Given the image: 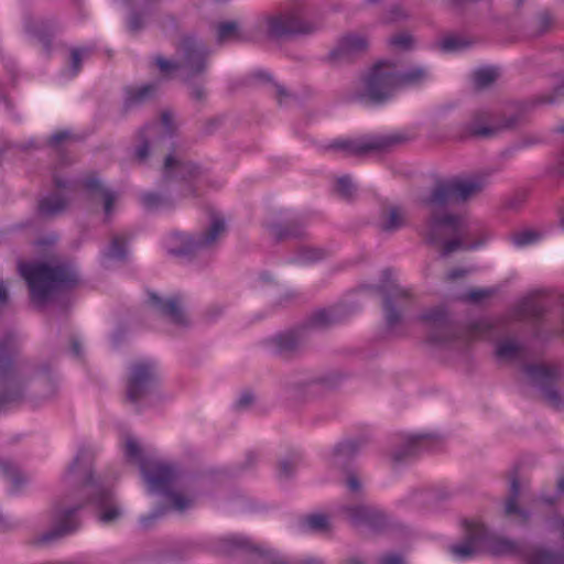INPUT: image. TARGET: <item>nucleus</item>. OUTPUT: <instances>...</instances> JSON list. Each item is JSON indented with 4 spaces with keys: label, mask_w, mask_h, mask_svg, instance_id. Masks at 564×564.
Returning <instances> with one entry per match:
<instances>
[{
    "label": "nucleus",
    "mask_w": 564,
    "mask_h": 564,
    "mask_svg": "<svg viewBox=\"0 0 564 564\" xmlns=\"http://www.w3.org/2000/svg\"><path fill=\"white\" fill-rule=\"evenodd\" d=\"M83 187L86 191L88 200L93 204L102 203L105 217L108 220L113 212V204L118 198V194L105 187L95 175L84 178Z\"/></svg>",
    "instance_id": "26"
},
{
    "label": "nucleus",
    "mask_w": 564,
    "mask_h": 564,
    "mask_svg": "<svg viewBox=\"0 0 564 564\" xmlns=\"http://www.w3.org/2000/svg\"><path fill=\"white\" fill-rule=\"evenodd\" d=\"M445 230H449L453 235L456 236V238L447 240V241L444 242L443 248H442V256L443 257H447V256H449L451 253H453V252H455L457 250L467 249L468 248V247L465 246V243H464V241L462 239L460 221L459 220H458V229H457V231H455L451 227L442 226L440 228L441 238L438 240H436V242H438V241H441L443 239ZM424 235H425L426 239L430 242H432V240L426 235V226L424 227ZM433 243H435V241H433Z\"/></svg>",
    "instance_id": "38"
},
{
    "label": "nucleus",
    "mask_w": 564,
    "mask_h": 564,
    "mask_svg": "<svg viewBox=\"0 0 564 564\" xmlns=\"http://www.w3.org/2000/svg\"><path fill=\"white\" fill-rule=\"evenodd\" d=\"M155 85H144L141 87L126 88V97L123 101V110L129 111L135 106H139L149 100L155 91Z\"/></svg>",
    "instance_id": "35"
},
{
    "label": "nucleus",
    "mask_w": 564,
    "mask_h": 564,
    "mask_svg": "<svg viewBox=\"0 0 564 564\" xmlns=\"http://www.w3.org/2000/svg\"><path fill=\"white\" fill-rule=\"evenodd\" d=\"M310 335L303 324L276 333L275 335L265 339L268 348H275L279 350H301L307 348Z\"/></svg>",
    "instance_id": "23"
},
{
    "label": "nucleus",
    "mask_w": 564,
    "mask_h": 564,
    "mask_svg": "<svg viewBox=\"0 0 564 564\" xmlns=\"http://www.w3.org/2000/svg\"><path fill=\"white\" fill-rule=\"evenodd\" d=\"M120 446L126 460L140 467L149 492L164 495L176 511L193 506L196 496L184 487L174 465L152 462L149 448L130 432L122 434Z\"/></svg>",
    "instance_id": "1"
},
{
    "label": "nucleus",
    "mask_w": 564,
    "mask_h": 564,
    "mask_svg": "<svg viewBox=\"0 0 564 564\" xmlns=\"http://www.w3.org/2000/svg\"><path fill=\"white\" fill-rule=\"evenodd\" d=\"M297 299V292L288 290L279 296V299L273 303V306L278 308H284L296 302Z\"/></svg>",
    "instance_id": "59"
},
{
    "label": "nucleus",
    "mask_w": 564,
    "mask_h": 564,
    "mask_svg": "<svg viewBox=\"0 0 564 564\" xmlns=\"http://www.w3.org/2000/svg\"><path fill=\"white\" fill-rule=\"evenodd\" d=\"M226 230L225 218L213 212L208 226L200 232H172L167 239V251L184 261H197L205 265L209 261L210 251L218 245Z\"/></svg>",
    "instance_id": "6"
},
{
    "label": "nucleus",
    "mask_w": 564,
    "mask_h": 564,
    "mask_svg": "<svg viewBox=\"0 0 564 564\" xmlns=\"http://www.w3.org/2000/svg\"><path fill=\"white\" fill-rule=\"evenodd\" d=\"M22 338L15 333H8L0 339V352H15L23 349Z\"/></svg>",
    "instance_id": "49"
},
{
    "label": "nucleus",
    "mask_w": 564,
    "mask_h": 564,
    "mask_svg": "<svg viewBox=\"0 0 564 564\" xmlns=\"http://www.w3.org/2000/svg\"><path fill=\"white\" fill-rule=\"evenodd\" d=\"M104 258L112 261H124L128 257L127 240L121 235L112 236L109 246L102 252Z\"/></svg>",
    "instance_id": "40"
},
{
    "label": "nucleus",
    "mask_w": 564,
    "mask_h": 564,
    "mask_svg": "<svg viewBox=\"0 0 564 564\" xmlns=\"http://www.w3.org/2000/svg\"><path fill=\"white\" fill-rule=\"evenodd\" d=\"M429 78V72L423 66H412L400 72L394 64V80L397 90L402 87L417 86Z\"/></svg>",
    "instance_id": "33"
},
{
    "label": "nucleus",
    "mask_w": 564,
    "mask_h": 564,
    "mask_svg": "<svg viewBox=\"0 0 564 564\" xmlns=\"http://www.w3.org/2000/svg\"><path fill=\"white\" fill-rule=\"evenodd\" d=\"M91 463L90 451L80 449L65 470L63 482L78 487L80 495L87 497L88 502L95 506L98 521L110 525L122 519L124 510L105 480L93 475Z\"/></svg>",
    "instance_id": "2"
},
{
    "label": "nucleus",
    "mask_w": 564,
    "mask_h": 564,
    "mask_svg": "<svg viewBox=\"0 0 564 564\" xmlns=\"http://www.w3.org/2000/svg\"><path fill=\"white\" fill-rule=\"evenodd\" d=\"M525 349V337L510 330L498 338L496 352H524Z\"/></svg>",
    "instance_id": "36"
},
{
    "label": "nucleus",
    "mask_w": 564,
    "mask_h": 564,
    "mask_svg": "<svg viewBox=\"0 0 564 564\" xmlns=\"http://www.w3.org/2000/svg\"><path fill=\"white\" fill-rule=\"evenodd\" d=\"M189 95L192 99L196 101H203L206 98V90L203 86L198 84H192L189 86Z\"/></svg>",
    "instance_id": "63"
},
{
    "label": "nucleus",
    "mask_w": 564,
    "mask_h": 564,
    "mask_svg": "<svg viewBox=\"0 0 564 564\" xmlns=\"http://www.w3.org/2000/svg\"><path fill=\"white\" fill-rule=\"evenodd\" d=\"M306 523L313 530H323L327 527V518L323 514H313L307 518Z\"/></svg>",
    "instance_id": "62"
},
{
    "label": "nucleus",
    "mask_w": 564,
    "mask_h": 564,
    "mask_svg": "<svg viewBox=\"0 0 564 564\" xmlns=\"http://www.w3.org/2000/svg\"><path fill=\"white\" fill-rule=\"evenodd\" d=\"M90 55L88 48H73L70 51L69 67L64 72L68 78L75 77L82 69L83 62Z\"/></svg>",
    "instance_id": "45"
},
{
    "label": "nucleus",
    "mask_w": 564,
    "mask_h": 564,
    "mask_svg": "<svg viewBox=\"0 0 564 564\" xmlns=\"http://www.w3.org/2000/svg\"><path fill=\"white\" fill-rule=\"evenodd\" d=\"M499 73L495 67L479 68L474 73V83L476 88L485 89L492 85L498 78Z\"/></svg>",
    "instance_id": "46"
},
{
    "label": "nucleus",
    "mask_w": 564,
    "mask_h": 564,
    "mask_svg": "<svg viewBox=\"0 0 564 564\" xmlns=\"http://www.w3.org/2000/svg\"><path fill=\"white\" fill-rule=\"evenodd\" d=\"M213 549L215 552L223 554L258 550L249 538L241 534H226L218 536L213 541Z\"/></svg>",
    "instance_id": "31"
},
{
    "label": "nucleus",
    "mask_w": 564,
    "mask_h": 564,
    "mask_svg": "<svg viewBox=\"0 0 564 564\" xmlns=\"http://www.w3.org/2000/svg\"><path fill=\"white\" fill-rule=\"evenodd\" d=\"M19 271L28 283L32 301L41 304L56 292L72 289L79 282V275L70 263L26 262L19 264Z\"/></svg>",
    "instance_id": "5"
},
{
    "label": "nucleus",
    "mask_w": 564,
    "mask_h": 564,
    "mask_svg": "<svg viewBox=\"0 0 564 564\" xmlns=\"http://www.w3.org/2000/svg\"><path fill=\"white\" fill-rule=\"evenodd\" d=\"M272 89L278 104L282 107L289 106L292 101L295 100V96L280 84H273Z\"/></svg>",
    "instance_id": "55"
},
{
    "label": "nucleus",
    "mask_w": 564,
    "mask_h": 564,
    "mask_svg": "<svg viewBox=\"0 0 564 564\" xmlns=\"http://www.w3.org/2000/svg\"><path fill=\"white\" fill-rule=\"evenodd\" d=\"M25 33L41 43L45 51H50L51 42L56 32L58 24L52 19H44L41 17L25 15L23 20Z\"/></svg>",
    "instance_id": "24"
},
{
    "label": "nucleus",
    "mask_w": 564,
    "mask_h": 564,
    "mask_svg": "<svg viewBox=\"0 0 564 564\" xmlns=\"http://www.w3.org/2000/svg\"><path fill=\"white\" fill-rule=\"evenodd\" d=\"M154 63L160 70V74L165 78L182 79V67L180 61L167 59L163 56H156Z\"/></svg>",
    "instance_id": "44"
},
{
    "label": "nucleus",
    "mask_w": 564,
    "mask_h": 564,
    "mask_svg": "<svg viewBox=\"0 0 564 564\" xmlns=\"http://www.w3.org/2000/svg\"><path fill=\"white\" fill-rule=\"evenodd\" d=\"M476 41L458 34H451L441 41V48L444 52H463L475 45Z\"/></svg>",
    "instance_id": "42"
},
{
    "label": "nucleus",
    "mask_w": 564,
    "mask_h": 564,
    "mask_svg": "<svg viewBox=\"0 0 564 564\" xmlns=\"http://www.w3.org/2000/svg\"><path fill=\"white\" fill-rule=\"evenodd\" d=\"M345 485L350 494L360 495L365 489L366 479L358 471L348 470L345 478Z\"/></svg>",
    "instance_id": "47"
},
{
    "label": "nucleus",
    "mask_w": 564,
    "mask_h": 564,
    "mask_svg": "<svg viewBox=\"0 0 564 564\" xmlns=\"http://www.w3.org/2000/svg\"><path fill=\"white\" fill-rule=\"evenodd\" d=\"M527 564H564V555L546 546H535L529 552Z\"/></svg>",
    "instance_id": "37"
},
{
    "label": "nucleus",
    "mask_w": 564,
    "mask_h": 564,
    "mask_svg": "<svg viewBox=\"0 0 564 564\" xmlns=\"http://www.w3.org/2000/svg\"><path fill=\"white\" fill-rule=\"evenodd\" d=\"M79 508L80 506L72 508L56 507L52 513L50 530L39 535L35 539V543H50L56 539L74 533L80 525V521L77 517V510Z\"/></svg>",
    "instance_id": "17"
},
{
    "label": "nucleus",
    "mask_w": 564,
    "mask_h": 564,
    "mask_svg": "<svg viewBox=\"0 0 564 564\" xmlns=\"http://www.w3.org/2000/svg\"><path fill=\"white\" fill-rule=\"evenodd\" d=\"M317 25L304 21L297 9L284 8L260 13L252 23L254 40H280L294 34H310Z\"/></svg>",
    "instance_id": "8"
},
{
    "label": "nucleus",
    "mask_w": 564,
    "mask_h": 564,
    "mask_svg": "<svg viewBox=\"0 0 564 564\" xmlns=\"http://www.w3.org/2000/svg\"><path fill=\"white\" fill-rule=\"evenodd\" d=\"M383 297V312L387 326L394 328L402 322V311L411 301L410 293L395 283H386L380 286Z\"/></svg>",
    "instance_id": "18"
},
{
    "label": "nucleus",
    "mask_w": 564,
    "mask_h": 564,
    "mask_svg": "<svg viewBox=\"0 0 564 564\" xmlns=\"http://www.w3.org/2000/svg\"><path fill=\"white\" fill-rule=\"evenodd\" d=\"M417 319L429 328V340L444 346L467 344L487 337L492 328L491 324L482 318L466 324L453 322L444 306L426 308Z\"/></svg>",
    "instance_id": "4"
},
{
    "label": "nucleus",
    "mask_w": 564,
    "mask_h": 564,
    "mask_svg": "<svg viewBox=\"0 0 564 564\" xmlns=\"http://www.w3.org/2000/svg\"><path fill=\"white\" fill-rule=\"evenodd\" d=\"M541 235L538 231L525 229L513 232L511 235V241L517 247H525L538 242Z\"/></svg>",
    "instance_id": "48"
},
{
    "label": "nucleus",
    "mask_w": 564,
    "mask_h": 564,
    "mask_svg": "<svg viewBox=\"0 0 564 564\" xmlns=\"http://www.w3.org/2000/svg\"><path fill=\"white\" fill-rule=\"evenodd\" d=\"M519 494V485L516 480L511 482V496L507 499L505 503V513L507 517L513 519L519 523H523L528 520L529 514L527 511L518 507L517 498Z\"/></svg>",
    "instance_id": "39"
},
{
    "label": "nucleus",
    "mask_w": 564,
    "mask_h": 564,
    "mask_svg": "<svg viewBox=\"0 0 564 564\" xmlns=\"http://www.w3.org/2000/svg\"><path fill=\"white\" fill-rule=\"evenodd\" d=\"M14 371L12 355H0V379L13 376Z\"/></svg>",
    "instance_id": "58"
},
{
    "label": "nucleus",
    "mask_w": 564,
    "mask_h": 564,
    "mask_svg": "<svg viewBox=\"0 0 564 564\" xmlns=\"http://www.w3.org/2000/svg\"><path fill=\"white\" fill-rule=\"evenodd\" d=\"M226 306L223 304H213L204 312V321L206 323H215L225 314Z\"/></svg>",
    "instance_id": "57"
},
{
    "label": "nucleus",
    "mask_w": 564,
    "mask_h": 564,
    "mask_svg": "<svg viewBox=\"0 0 564 564\" xmlns=\"http://www.w3.org/2000/svg\"><path fill=\"white\" fill-rule=\"evenodd\" d=\"M489 115L486 111H479L474 115L467 123V130L470 134L479 138H490L501 131L516 130L524 126L528 121V105L516 104L507 109L499 118L497 123L487 126Z\"/></svg>",
    "instance_id": "13"
},
{
    "label": "nucleus",
    "mask_w": 564,
    "mask_h": 564,
    "mask_svg": "<svg viewBox=\"0 0 564 564\" xmlns=\"http://www.w3.org/2000/svg\"><path fill=\"white\" fill-rule=\"evenodd\" d=\"M404 133L392 132L388 134L366 135L356 140H339L330 143L328 150H341L352 155H367L393 150L406 142Z\"/></svg>",
    "instance_id": "14"
},
{
    "label": "nucleus",
    "mask_w": 564,
    "mask_h": 564,
    "mask_svg": "<svg viewBox=\"0 0 564 564\" xmlns=\"http://www.w3.org/2000/svg\"><path fill=\"white\" fill-rule=\"evenodd\" d=\"M368 39L361 34H347L329 52L327 61L334 66L347 63L357 54L365 52L368 48Z\"/></svg>",
    "instance_id": "22"
},
{
    "label": "nucleus",
    "mask_w": 564,
    "mask_h": 564,
    "mask_svg": "<svg viewBox=\"0 0 564 564\" xmlns=\"http://www.w3.org/2000/svg\"><path fill=\"white\" fill-rule=\"evenodd\" d=\"M564 97V80L557 85L552 91L538 96L534 100V105H551L558 101Z\"/></svg>",
    "instance_id": "51"
},
{
    "label": "nucleus",
    "mask_w": 564,
    "mask_h": 564,
    "mask_svg": "<svg viewBox=\"0 0 564 564\" xmlns=\"http://www.w3.org/2000/svg\"><path fill=\"white\" fill-rule=\"evenodd\" d=\"M270 235L276 241L302 237L304 234L303 225L299 220H290L284 224L275 223L269 227Z\"/></svg>",
    "instance_id": "34"
},
{
    "label": "nucleus",
    "mask_w": 564,
    "mask_h": 564,
    "mask_svg": "<svg viewBox=\"0 0 564 564\" xmlns=\"http://www.w3.org/2000/svg\"><path fill=\"white\" fill-rule=\"evenodd\" d=\"M166 192H147L140 196L143 207L150 212L172 209L181 197L172 187H165Z\"/></svg>",
    "instance_id": "30"
},
{
    "label": "nucleus",
    "mask_w": 564,
    "mask_h": 564,
    "mask_svg": "<svg viewBox=\"0 0 564 564\" xmlns=\"http://www.w3.org/2000/svg\"><path fill=\"white\" fill-rule=\"evenodd\" d=\"M159 383V375L151 365H134L127 382V395L135 402L151 393Z\"/></svg>",
    "instance_id": "19"
},
{
    "label": "nucleus",
    "mask_w": 564,
    "mask_h": 564,
    "mask_svg": "<svg viewBox=\"0 0 564 564\" xmlns=\"http://www.w3.org/2000/svg\"><path fill=\"white\" fill-rule=\"evenodd\" d=\"M335 189L341 197L346 199L352 197L354 193L356 192L352 180L348 175H344L337 178Z\"/></svg>",
    "instance_id": "53"
},
{
    "label": "nucleus",
    "mask_w": 564,
    "mask_h": 564,
    "mask_svg": "<svg viewBox=\"0 0 564 564\" xmlns=\"http://www.w3.org/2000/svg\"><path fill=\"white\" fill-rule=\"evenodd\" d=\"M389 45L399 51H409L414 45V39L405 32L397 33L389 39Z\"/></svg>",
    "instance_id": "50"
},
{
    "label": "nucleus",
    "mask_w": 564,
    "mask_h": 564,
    "mask_svg": "<svg viewBox=\"0 0 564 564\" xmlns=\"http://www.w3.org/2000/svg\"><path fill=\"white\" fill-rule=\"evenodd\" d=\"M516 542L490 533L479 520H467L464 523V539L448 546V552L456 561L471 558L481 551L496 555L517 552Z\"/></svg>",
    "instance_id": "7"
},
{
    "label": "nucleus",
    "mask_w": 564,
    "mask_h": 564,
    "mask_svg": "<svg viewBox=\"0 0 564 564\" xmlns=\"http://www.w3.org/2000/svg\"><path fill=\"white\" fill-rule=\"evenodd\" d=\"M174 113L170 110L161 112L160 121L150 122L142 127L137 134L134 158L140 164L148 162L162 145L176 131Z\"/></svg>",
    "instance_id": "12"
},
{
    "label": "nucleus",
    "mask_w": 564,
    "mask_h": 564,
    "mask_svg": "<svg viewBox=\"0 0 564 564\" xmlns=\"http://www.w3.org/2000/svg\"><path fill=\"white\" fill-rule=\"evenodd\" d=\"M395 91L394 63L381 61L365 75L354 99L365 105H381L392 98Z\"/></svg>",
    "instance_id": "10"
},
{
    "label": "nucleus",
    "mask_w": 564,
    "mask_h": 564,
    "mask_svg": "<svg viewBox=\"0 0 564 564\" xmlns=\"http://www.w3.org/2000/svg\"><path fill=\"white\" fill-rule=\"evenodd\" d=\"M254 40L252 25L245 31L237 21H223L216 26V41L218 44L245 43Z\"/></svg>",
    "instance_id": "29"
},
{
    "label": "nucleus",
    "mask_w": 564,
    "mask_h": 564,
    "mask_svg": "<svg viewBox=\"0 0 564 564\" xmlns=\"http://www.w3.org/2000/svg\"><path fill=\"white\" fill-rule=\"evenodd\" d=\"M147 303L156 314L177 329H185L192 325L180 295L163 297L154 291H148Z\"/></svg>",
    "instance_id": "16"
},
{
    "label": "nucleus",
    "mask_w": 564,
    "mask_h": 564,
    "mask_svg": "<svg viewBox=\"0 0 564 564\" xmlns=\"http://www.w3.org/2000/svg\"><path fill=\"white\" fill-rule=\"evenodd\" d=\"M492 295V291L488 289H474L462 295V300L465 302L479 303L482 300Z\"/></svg>",
    "instance_id": "56"
},
{
    "label": "nucleus",
    "mask_w": 564,
    "mask_h": 564,
    "mask_svg": "<svg viewBox=\"0 0 564 564\" xmlns=\"http://www.w3.org/2000/svg\"><path fill=\"white\" fill-rule=\"evenodd\" d=\"M406 224L405 212L400 206L383 207L379 215L378 228L381 232L393 234Z\"/></svg>",
    "instance_id": "32"
},
{
    "label": "nucleus",
    "mask_w": 564,
    "mask_h": 564,
    "mask_svg": "<svg viewBox=\"0 0 564 564\" xmlns=\"http://www.w3.org/2000/svg\"><path fill=\"white\" fill-rule=\"evenodd\" d=\"M296 467V463L293 459L286 458L279 462L278 471L280 477H290Z\"/></svg>",
    "instance_id": "60"
},
{
    "label": "nucleus",
    "mask_w": 564,
    "mask_h": 564,
    "mask_svg": "<svg viewBox=\"0 0 564 564\" xmlns=\"http://www.w3.org/2000/svg\"><path fill=\"white\" fill-rule=\"evenodd\" d=\"M347 517L355 523H360L369 520L371 514L370 509L364 505H356L346 508Z\"/></svg>",
    "instance_id": "52"
},
{
    "label": "nucleus",
    "mask_w": 564,
    "mask_h": 564,
    "mask_svg": "<svg viewBox=\"0 0 564 564\" xmlns=\"http://www.w3.org/2000/svg\"><path fill=\"white\" fill-rule=\"evenodd\" d=\"M178 54L183 80L188 82L207 72L212 51L203 40L195 36L184 37L180 44Z\"/></svg>",
    "instance_id": "15"
},
{
    "label": "nucleus",
    "mask_w": 564,
    "mask_h": 564,
    "mask_svg": "<svg viewBox=\"0 0 564 564\" xmlns=\"http://www.w3.org/2000/svg\"><path fill=\"white\" fill-rule=\"evenodd\" d=\"M545 294V291L539 290L525 296L518 305L520 318L530 321L533 324L539 323L546 311Z\"/></svg>",
    "instance_id": "28"
},
{
    "label": "nucleus",
    "mask_w": 564,
    "mask_h": 564,
    "mask_svg": "<svg viewBox=\"0 0 564 564\" xmlns=\"http://www.w3.org/2000/svg\"><path fill=\"white\" fill-rule=\"evenodd\" d=\"M543 141L542 137L535 133H529L523 137H521L519 140H517L511 148L508 150V152H514L517 150L530 148L533 145H536Z\"/></svg>",
    "instance_id": "54"
},
{
    "label": "nucleus",
    "mask_w": 564,
    "mask_h": 564,
    "mask_svg": "<svg viewBox=\"0 0 564 564\" xmlns=\"http://www.w3.org/2000/svg\"><path fill=\"white\" fill-rule=\"evenodd\" d=\"M347 317V310L343 306H336L313 312L302 324L310 334L311 330H325L334 327L346 321Z\"/></svg>",
    "instance_id": "25"
},
{
    "label": "nucleus",
    "mask_w": 564,
    "mask_h": 564,
    "mask_svg": "<svg viewBox=\"0 0 564 564\" xmlns=\"http://www.w3.org/2000/svg\"><path fill=\"white\" fill-rule=\"evenodd\" d=\"M554 17L551 12L543 10L536 13L530 25V35L533 37L541 36L551 31L554 24Z\"/></svg>",
    "instance_id": "43"
},
{
    "label": "nucleus",
    "mask_w": 564,
    "mask_h": 564,
    "mask_svg": "<svg viewBox=\"0 0 564 564\" xmlns=\"http://www.w3.org/2000/svg\"><path fill=\"white\" fill-rule=\"evenodd\" d=\"M485 183L479 177L451 180L435 184L431 194L421 198L420 203L426 209V235L432 241L441 238L440 228L447 226L455 231L458 229V218L448 213L447 206L455 202H465L480 193Z\"/></svg>",
    "instance_id": "3"
},
{
    "label": "nucleus",
    "mask_w": 564,
    "mask_h": 564,
    "mask_svg": "<svg viewBox=\"0 0 564 564\" xmlns=\"http://www.w3.org/2000/svg\"><path fill=\"white\" fill-rule=\"evenodd\" d=\"M380 564H404V561L400 555L390 553L381 557Z\"/></svg>",
    "instance_id": "64"
},
{
    "label": "nucleus",
    "mask_w": 564,
    "mask_h": 564,
    "mask_svg": "<svg viewBox=\"0 0 564 564\" xmlns=\"http://www.w3.org/2000/svg\"><path fill=\"white\" fill-rule=\"evenodd\" d=\"M438 436L432 433H419L404 437L390 452L393 466H399L412 459L419 452L431 449Z\"/></svg>",
    "instance_id": "21"
},
{
    "label": "nucleus",
    "mask_w": 564,
    "mask_h": 564,
    "mask_svg": "<svg viewBox=\"0 0 564 564\" xmlns=\"http://www.w3.org/2000/svg\"><path fill=\"white\" fill-rule=\"evenodd\" d=\"M361 448V442L349 440L337 444L326 456V464L335 470L348 471L350 460Z\"/></svg>",
    "instance_id": "27"
},
{
    "label": "nucleus",
    "mask_w": 564,
    "mask_h": 564,
    "mask_svg": "<svg viewBox=\"0 0 564 564\" xmlns=\"http://www.w3.org/2000/svg\"><path fill=\"white\" fill-rule=\"evenodd\" d=\"M200 174L199 165L174 152L164 158L161 183L164 187H172L180 197H191L196 195V181Z\"/></svg>",
    "instance_id": "11"
},
{
    "label": "nucleus",
    "mask_w": 564,
    "mask_h": 564,
    "mask_svg": "<svg viewBox=\"0 0 564 564\" xmlns=\"http://www.w3.org/2000/svg\"><path fill=\"white\" fill-rule=\"evenodd\" d=\"M144 26V17L138 12H131L128 18V28L130 32H139Z\"/></svg>",
    "instance_id": "61"
},
{
    "label": "nucleus",
    "mask_w": 564,
    "mask_h": 564,
    "mask_svg": "<svg viewBox=\"0 0 564 564\" xmlns=\"http://www.w3.org/2000/svg\"><path fill=\"white\" fill-rule=\"evenodd\" d=\"M327 254L328 251L326 249L313 246H302L291 261L301 264H310L325 259Z\"/></svg>",
    "instance_id": "41"
},
{
    "label": "nucleus",
    "mask_w": 564,
    "mask_h": 564,
    "mask_svg": "<svg viewBox=\"0 0 564 564\" xmlns=\"http://www.w3.org/2000/svg\"><path fill=\"white\" fill-rule=\"evenodd\" d=\"M54 185L56 187L55 192H52L45 196H43L39 200L37 210L40 216L44 218H53L61 214H63L69 203V198L65 196L61 191H75L76 183L64 178L57 174L53 176Z\"/></svg>",
    "instance_id": "20"
},
{
    "label": "nucleus",
    "mask_w": 564,
    "mask_h": 564,
    "mask_svg": "<svg viewBox=\"0 0 564 564\" xmlns=\"http://www.w3.org/2000/svg\"><path fill=\"white\" fill-rule=\"evenodd\" d=\"M499 365L517 368L523 379L541 391L543 397L556 404L560 395L556 383L560 373L556 368L551 367L535 358L533 355H497Z\"/></svg>",
    "instance_id": "9"
}]
</instances>
